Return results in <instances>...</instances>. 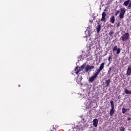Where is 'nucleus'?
Wrapping results in <instances>:
<instances>
[{"instance_id":"obj_1","label":"nucleus","mask_w":131,"mask_h":131,"mask_svg":"<svg viewBox=\"0 0 131 131\" xmlns=\"http://www.w3.org/2000/svg\"><path fill=\"white\" fill-rule=\"evenodd\" d=\"M129 38V33H128V32H125L122 35V36L120 38V39H121L123 41V42H124V41H127V40H128Z\"/></svg>"},{"instance_id":"obj_2","label":"nucleus","mask_w":131,"mask_h":131,"mask_svg":"<svg viewBox=\"0 0 131 131\" xmlns=\"http://www.w3.org/2000/svg\"><path fill=\"white\" fill-rule=\"evenodd\" d=\"M110 104L111 105V108L110 111V116H113V114L115 113V105H114V102L113 100L110 101Z\"/></svg>"},{"instance_id":"obj_3","label":"nucleus","mask_w":131,"mask_h":131,"mask_svg":"<svg viewBox=\"0 0 131 131\" xmlns=\"http://www.w3.org/2000/svg\"><path fill=\"white\" fill-rule=\"evenodd\" d=\"M125 12H126V9L124 8H122L120 9V12L119 17L120 19H123L124 17V15L125 14Z\"/></svg>"},{"instance_id":"obj_4","label":"nucleus","mask_w":131,"mask_h":131,"mask_svg":"<svg viewBox=\"0 0 131 131\" xmlns=\"http://www.w3.org/2000/svg\"><path fill=\"white\" fill-rule=\"evenodd\" d=\"M107 16V14H106V12H103L102 13V18L100 21L101 22H106V16Z\"/></svg>"},{"instance_id":"obj_5","label":"nucleus","mask_w":131,"mask_h":131,"mask_svg":"<svg viewBox=\"0 0 131 131\" xmlns=\"http://www.w3.org/2000/svg\"><path fill=\"white\" fill-rule=\"evenodd\" d=\"M94 68H95V66H94L87 65L85 68V72H88L89 70H92V69H94Z\"/></svg>"},{"instance_id":"obj_6","label":"nucleus","mask_w":131,"mask_h":131,"mask_svg":"<svg viewBox=\"0 0 131 131\" xmlns=\"http://www.w3.org/2000/svg\"><path fill=\"white\" fill-rule=\"evenodd\" d=\"M131 75V65L128 66V68L126 72V75L129 76Z\"/></svg>"},{"instance_id":"obj_7","label":"nucleus","mask_w":131,"mask_h":131,"mask_svg":"<svg viewBox=\"0 0 131 131\" xmlns=\"http://www.w3.org/2000/svg\"><path fill=\"white\" fill-rule=\"evenodd\" d=\"M96 31L97 33H100V31H101V29H102V27L101 26V24H98L96 27Z\"/></svg>"},{"instance_id":"obj_8","label":"nucleus","mask_w":131,"mask_h":131,"mask_svg":"<svg viewBox=\"0 0 131 131\" xmlns=\"http://www.w3.org/2000/svg\"><path fill=\"white\" fill-rule=\"evenodd\" d=\"M110 22H111L112 24H114V23L115 22V16H114V15L111 16L110 18Z\"/></svg>"},{"instance_id":"obj_9","label":"nucleus","mask_w":131,"mask_h":131,"mask_svg":"<svg viewBox=\"0 0 131 131\" xmlns=\"http://www.w3.org/2000/svg\"><path fill=\"white\" fill-rule=\"evenodd\" d=\"M80 71H81L80 68L76 67V68H75V73H76V74H78Z\"/></svg>"},{"instance_id":"obj_10","label":"nucleus","mask_w":131,"mask_h":131,"mask_svg":"<svg viewBox=\"0 0 131 131\" xmlns=\"http://www.w3.org/2000/svg\"><path fill=\"white\" fill-rule=\"evenodd\" d=\"M98 123H99V121L97 119H94L93 120V125L95 127H97L98 126Z\"/></svg>"},{"instance_id":"obj_11","label":"nucleus","mask_w":131,"mask_h":131,"mask_svg":"<svg viewBox=\"0 0 131 131\" xmlns=\"http://www.w3.org/2000/svg\"><path fill=\"white\" fill-rule=\"evenodd\" d=\"M96 78H97V77L94 75L89 78V81L90 82H93V81H94Z\"/></svg>"},{"instance_id":"obj_12","label":"nucleus","mask_w":131,"mask_h":131,"mask_svg":"<svg viewBox=\"0 0 131 131\" xmlns=\"http://www.w3.org/2000/svg\"><path fill=\"white\" fill-rule=\"evenodd\" d=\"M105 66V62H102L100 64V66H99V70H101V71L104 69V66Z\"/></svg>"},{"instance_id":"obj_13","label":"nucleus","mask_w":131,"mask_h":131,"mask_svg":"<svg viewBox=\"0 0 131 131\" xmlns=\"http://www.w3.org/2000/svg\"><path fill=\"white\" fill-rule=\"evenodd\" d=\"M110 81H111L110 79H108L105 81V84L106 88H108V86L110 85Z\"/></svg>"},{"instance_id":"obj_14","label":"nucleus","mask_w":131,"mask_h":131,"mask_svg":"<svg viewBox=\"0 0 131 131\" xmlns=\"http://www.w3.org/2000/svg\"><path fill=\"white\" fill-rule=\"evenodd\" d=\"M130 2V0H127L125 1L123 4V6H125V7H127V6H128V5L129 4Z\"/></svg>"},{"instance_id":"obj_15","label":"nucleus","mask_w":131,"mask_h":131,"mask_svg":"<svg viewBox=\"0 0 131 131\" xmlns=\"http://www.w3.org/2000/svg\"><path fill=\"white\" fill-rule=\"evenodd\" d=\"M101 70H99V69H98L97 71H96L95 74H94L95 76H96V77H97L98 76V75H99V74H100V72H101Z\"/></svg>"},{"instance_id":"obj_16","label":"nucleus","mask_w":131,"mask_h":131,"mask_svg":"<svg viewBox=\"0 0 131 131\" xmlns=\"http://www.w3.org/2000/svg\"><path fill=\"white\" fill-rule=\"evenodd\" d=\"M122 113H123V114H124L126 113V112L127 111V110H129V108L126 109L124 107H122Z\"/></svg>"},{"instance_id":"obj_17","label":"nucleus","mask_w":131,"mask_h":131,"mask_svg":"<svg viewBox=\"0 0 131 131\" xmlns=\"http://www.w3.org/2000/svg\"><path fill=\"white\" fill-rule=\"evenodd\" d=\"M124 93H125V94H126V95H128V94H130V91H129V90H127V89H125V90H124Z\"/></svg>"},{"instance_id":"obj_18","label":"nucleus","mask_w":131,"mask_h":131,"mask_svg":"<svg viewBox=\"0 0 131 131\" xmlns=\"http://www.w3.org/2000/svg\"><path fill=\"white\" fill-rule=\"evenodd\" d=\"M81 80H82V77H81L79 79H77V82L78 83H80V82H81Z\"/></svg>"},{"instance_id":"obj_19","label":"nucleus","mask_w":131,"mask_h":131,"mask_svg":"<svg viewBox=\"0 0 131 131\" xmlns=\"http://www.w3.org/2000/svg\"><path fill=\"white\" fill-rule=\"evenodd\" d=\"M113 34H114V32L112 30L108 33V35H110V36H112Z\"/></svg>"},{"instance_id":"obj_20","label":"nucleus","mask_w":131,"mask_h":131,"mask_svg":"<svg viewBox=\"0 0 131 131\" xmlns=\"http://www.w3.org/2000/svg\"><path fill=\"white\" fill-rule=\"evenodd\" d=\"M108 61L110 62V63H111V62H112V56L110 55L108 57Z\"/></svg>"},{"instance_id":"obj_21","label":"nucleus","mask_w":131,"mask_h":131,"mask_svg":"<svg viewBox=\"0 0 131 131\" xmlns=\"http://www.w3.org/2000/svg\"><path fill=\"white\" fill-rule=\"evenodd\" d=\"M117 46H114L113 48V51H114V52L117 51Z\"/></svg>"},{"instance_id":"obj_22","label":"nucleus","mask_w":131,"mask_h":131,"mask_svg":"<svg viewBox=\"0 0 131 131\" xmlns=\"http://www.w3.org/2000/svg\"><path fill=\"white\" fill-rule=\"evenodd\" d=\"M117 54H120V48H118L116 50Z\"/></svg>"},{"instance_id":"obj_23","label":"nucleus","mask_w":131,"mask_h":131,"mask_svg":"<svg viewBox=\"0 0 131 131\" xmlns=\"http://www.w3.org/2000/svg\"><path fill=\"white\" fill-rule=\"evenodd\" d=\"M128 10H130L131 9V1H130V3H129V5L128 6Z\"/></svg>"},{"instance_id":"obj_24","label":"nucleus","mask_w":131,"mask_h":131,"mask_svg":"<svg viewBox=\"0 0 131 131\" xmlns=\"http://www.w3.org/2000/svg\"><path fill=\"white\" fill-rule=\"evenodd\" d=\"M119 13H120V11H117V12H115V16H117V15L118 14H119Z\"/></svg>"},{"instance_id":"obj_25","label":"nucleus","mask_w":131,"mask_h":131,"mask_svg":"<svg viewBox=\"0 0 131 131\" xmlns=\"http://www.w3.org/2000/svg\"><path fill=\"white\" fill-rule=\"evenodd\" d=\"M124 129H125V128H124V127H121L120 129V131H124Z\"/></svg>"},{"instance_id":"obj_26","label":"nucleus","mask_w":131,"mask_h":131,"mask_svg":"<svg viewBox=\"0 0 131 131\" xmlns=\"http://www.w3.org/2000/svg\"><path fill=\"white\" fill-rule=\"evenodd\" d=\"M79 68H80L81 69V70H82L83 69H84V66H81L80 67H79Z\"/></svg>"},{"instance_id":"obj_27","label":"nucleus","mask_w":131,"mask_h":131,"mask_svg":"<svg viewBox=\"0 0 131 131\" xmlns=\"http://www.w3.org/2000/svg\"><path fill=\"white\" fill-rule=\"evenodd\" d=\"M112 70V68H110L109 70L108 71V73H110V72H111Z\"/></svg>"},{"instance_id":"obj_28","label":"nucleus","mask_w":131,"mask_h":131,"mask_svg":"<svg viewBox=\"0 0 131 131\" xmlns=\"http://www.w3.org/2000/svg\"><path fill=\"white\" fill-rule=\"evenodd\" d=\"M127 121H130V120H131L130 117H128L127 118Z\"/></svg>"},{"instance_id":"obj_29","label":"nucleus","mask_w":131,"mask_h":131,"mask_svg":"<svg viewBox=\"0 0 131 131\" xmlns=\"http://www.w3.org/2000/svg\"><path fill=\"white\" fill-rule=\"evenodd\" d=\"M119 26H120V23H118L117 25V27H119Z\"/></svg>"},{"instance_id":"obj_30","label":"nucleus","mask_w":131,"mask_h":131,"mask_svg":"<svg viewBox=\"0 0 131 131\" xmlns=\"http://www.w3.org/2000/svg\"><path fill=\"white\" fill-rule=\"evenodd\" d=\"M90 23H91V24H93V20H90Z\"/></svg>"},{"instance_id":"obj_31","label":"nucleus","mask_w":131,"mask_h":131,"mask_svg":"<svg viewBox=\"0 0 131 131\" xmlns=\"http://www.w3.org/2000/svg\"><path fill=\"white\" fill-rule=\"evenodd\" d=\"M79 57L80 58H82V55H80Z\"/></svg>"},{"instance_id":"obj_32","label":"nucleus","mask_w":131,"mask_h":131,"mask_svg":"<svg viewBox=\"0 0 131 131\" xmlns=\"http://www.w3.org/2000/svg\"><path fill=\"white\" fill-rule=\"evenodd\" d=\"M48 131H54V130H51V129H49V130H48Z\"/></svg>"},{"instance_id":"obj_33","label":"nucleus","mask_w":131,"mask_h":131,"mask_svg":"<svg viewBox=\"0 0 131 131\" xmlns=\"http://www.w3.org/2000/svg\"><path fill=\"white\" fill-rule=\"evenodd\" d=\"M53 129H55V130H56L57 129L53 127Z\"/></svg>"},{"instance_id":"obj_34","label":"nucleus","mask_w":131,"mask_h":131,"mask_svg":"<svg viewBox=\"0 0 131 131\" xmlns=\"http://www.w3.org/2000/svg\"><path fill=\"white\" fill-rule=\"evenodd\" d=\"M104 12H106V9L104 10Z\"/></svg>"},{"instance_id":"obj_35","label":"nucleus","mask_w":131,"mask_h":131,"mask_svg":"<svg viewBox=\"0 0 131 131\" xmlns=\"http://www.w3.org/2000/svg\"><path fill=\"white\" fill-rule=\"evenodd\" d=\"M130 94H131V91H130Z\"/></svg>"},{"instance_id":"obj_36","label":"nucleus","mask_w":131,"mask_h":131,"mask_svg":"<svg viewBox=\"0 0 131 131\" xmlns=\"http://www.w3.org/2000/svg\"><path fill=\"white\" fill-rule=\"evenodd\" d=\"M107 55V53L105 54V56Z\"/></svg>"},{"instance_id":"obj_37","label":"nucleus","mask_w":131,"mask_h":131,"mask_svg":"<svg viewBox=\"0 0 131 131\" xmlns=\"http://www.w3.org/2000/svg\"><path fill=\"white\" fill-rule=\"evenodd\" d=\"M123 1H125V0H123Z\"/></svg>"},{"instance_id":"obj_38","label":"nucleus","mask_w":131,"mask_h":131,"mask_svg":"<svg viewBox=\"0 0 131 131\" xmlns=\"http://www.w3.org/2000/svg\"><path fill=\"white\" fill-rule=\"evenodd\" d=\"M130 2H131V0H130Z\"/></svg>"}]
</instances>
